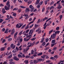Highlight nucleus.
Segmentation results:
<instances>
[{"mask_svg":"<svg viewBox=\"0 0 64 64\" xmlns=\"http://www.w3.org/2000/svg\"><path fill=\"white\" fill-rule=\"evenodd\" d=\"M34 55H33L34 57H36L37 55V52H36L37 51V50L35 48H34Z\"/></svg>","mask_w":64,"mask_h":64,"instance_id":"1","label":"nucleus"},{"mask_svg":"<svg viewBox=\"0 0 64 64\" xmlns=\"http://www.w3.org/2000/svg\"><path fill=\"white\" fill-rule=\"evenodd\" d=\"M19 25H20V26L19 24H17L16 25V28H20L21 27V26H23V24H22L21 23H19Z\"/></svg>","mask_w":64,"mask_h":64,"instance_id":"2","label":"nucleus"},{"mask_svg":"<svg viewBox=\"0 0 64 64\" xmlns=\"http://www.w3.org/2000/svg\"><path fill=\"white\" fill-rule=\"evenodd\" d=\"M29 8L31 9H30V12H32L33 10L34 9V7H33V6L32 5H30V6Z\"/></svg>","mask_w":64,"mask_h":64,"instance_id":"3","label":"nucleus"},{"mask_svg":"<svg viewBox=\"0 0 64 64\" xmlns=\"http://www.w3.org/2000/svg\"><path fill=\"white\" fill-rule=\"evenodd\" d=\"M56 36V35L55 34H53L51 36V38H52L53 39L55 38V37Z\"/></svg>","mask_w":64,"mask_h":64,"instance_id":"4","label":"nucleus"},{"mask_svg":"<svg viewBox=\"0 0 64 64\" xmlns=\"http://www.w3.org/2000/svg\"><path fill=\"white\" fill-rule=\"evenodd\" d=\"M10 46L11 48H12V49H14L15 47V46H16L15 45H14V44H11Z\"/></svg>","mask_w":64,"mask_h":64,"instance_id":"5","label":"nucleus"},{"mask_svg":"<svg viewBox=\"0 0 64 64\" xmlns=\"http://www.w3.org/2000/svg\"><path fill=\"white\" fill-rule=\"evenodd\" d=\"M2 14H5V13L6 12V11H5V9L2 8Z\"/></svg>","mask_w":64,"mask_h":64,"instance_id":"6","label":"nucleus"},{"mask_svg":"<svg viewBox=\"0 0 64 64\" xmlns=\"http://www.w3.org/2000/svg\"><path fill=\"white\" fill-rule=\"evenodd\" d=\"M4 8L6 10H9L10 9L9 8H8L7 6H4Z\"/></svg>","mask_w":64,"mask_h":64,"instance_id":"7","label":"nucleus"},{"mask_svg":"<svg viewBox=\"0 0 64 64\" xmlns=\"http://www.w3.org/2000/svg\"><path fill=\"white\" fill-rule=\"evenodd\" d=\"M12 30L11 34H13L15 32V29H14V28H13V29Z\"/></svg>","mask_w":64,"mask_h":64,"instance_id":"8","label":"nucleus"},{"mask_svg":"<svg viewBox=\"0 0 64 64\" xmlns=\"http://www.w3.org/2000/svg\"><path fill=\"white\" fill-rule=\"evenodd\" d=\"M18 34V32H16L14 34V38H17V35Z\"/></svg>","mask_w":64,"mask_h":64,"instance_id":"9","label":"nucleus"},{"mask_svg":"<svg viewBox=\"0 0 64 64\" xmlns=\"http://www.w3.org/2000/svg\"><path fill=\"white\" fill-rule=\"evenodd\" d=\"M62 8V6H61V5L60 4H59V5L57 7L58 9H60L61 8Z\"/></svg>","mask_w":64,"mask_h":64,"instance_id":"10","label":"nucleus"},{"mask_svg":"<svg viewBox=\"0 0 64 64\" xmlns=\"http://www.w3.org/2000/svg\"><path fill=\"white\" fill-rule=\"evenodd\" d=\"M34 64H37V63H38V61H37V60H34Z\"/></svg>","mask_w":64,"mask_h":64,"instance_id":"11","label":"nucleus"},{"mask_svg":"<svg viewBox=\"0 0 64 64\" xmlns=\"http://www.w3.org/2000/svg\"><path fill=\"white\" fill-rule=\"evenodd\" d=\"M6 47V46L4 47H3L2 48H1V51H4V50H5V49Z\"/></svg>","mask_w":64,"mask_h":64,"instance_id":"12","label":"nucleus"},{"mask_svg":"<svg viewBox=\"0 0 64 64\" xmlns=\"http://www.w3.org/2000/svg\"><path fill=\"white\" fill-rule=\"evenodd\" d=\"M23 16H25V17H28V14H24L22 15Z\"/></svg>","mask_w":64,"mask_h":64,"instance_id":"13","label":"nucleus"},{"mask_svg":"<svg viewBox=\"0 0 64 64\" xmlns=\"http://www.w3.org/2000/svg\"><path fill=\"white\" fill-rule=\"evenodd\" d=\"M26 10H25V11L26 12H28V11H30V10H29V9H28V8H26Z\"/></svg>","mask_w":64,"mask_h":64,"instance_id":"14","label":"nucleus"},{"mask_svg":"<svg viewBox=\"0 0 64 64\" xmlns=\"http://www.w3.org/2000/svg\"><path fill=\"white\" fill-rule=\"evenodd\" d=\"M12 56V54H11L7 58L8 59H9V58H11Z\"/></svg>","mask_w":64,"mask_h":64,"instance_id":"15","label":"nucleus"},{"mask_svg":"<svg viewBox=\"0 0 64 64\" xmlns=\"http://www.w3.org/2000/svg\"><path fill=\"white\" fill-rule=\"evenodd\" d=\"M55 40H52V44H54L55 42Z\"/></svg>","mask_w":64,"mask_h":64,"instance_id":"16","label":"nucleus"},{"mask_svg":"<svg viewBox=\"0 0 64 64\" xmlns=\"http://www.w3.org/2000/svg\"><path fill=\"white\" fill-rule=\"evenodd\" d=\"M22 46V45H21L19 47L20 49L19 50L20 51H21L22 50V48H21V47Z\"/></svg>","mask_w":64,"mask_h":64,"instance_id":"17","label":"nucleus"},{"mask_svg":"<svg viewBox=\"0 0 64 64\" xmlns=\"http://www.w3.org/2000/svg\"><path fill=\"white\" fill-rule=\"evenodd\" d=\"M24 63H25L26 64H28V60H26L24 62Z\"/></svg>","mask_w":64,"mask_h":64,"instance_id":"18","label":"nucleus"},{"mask_svg":"<svg viewBox=\"0 0 64 64\" xmlns=\"http://www.w3.org/2000/svg\"><path fill=\"white\" fill-rule=\"evenodd\" d=\"M33 44L32 43H31L30 44V45H29V46H28V47H31H31H32V46H33Z\"/></svg>","mask_w":64,"mask_h":64,"instance_id":"19","label":"nucleus"},{"mask_svg":"<svg viewBox=\"0 0 64 64\" xmlns=\"http://www.w3.org/2000/svg\"><path fill=\"white\" fill-rule=\"evenodd\" d=\"M40 0H37L36 2V4H39V1H40Z\"/></svg>","mask_w":64,"mask_h":64,"instance_id":"20","label":"nucleus"},{"mask_svg":"<svg viewBox=\"0 0 64 64\" xmlns=\"http://www.w3.org/2000/svg\"><path fill=\"white\" fill-rule=\"evenodd\" d=\"M18 57H21V58H22L23 57L20 54H18Z\"/></svg>","mask_w":64,"mask_h":64,"instance_id":"21","label":"nucleus"},{"mask_svg":"<svg viewBox=\"0 0 64 64\" xmlns=\"http://www.w3.org/2000/svg\"><path fill=\"white\" fill-rule=\"evenodd\" d=\"M26 24H25L23 26H22V27L21 28V29H23V28H24V27H25V26H26Z\"/></svg>","mask_w":64,"mask_h":64,"instance_id":"22","label":"nucleus"},{"mask_svg":"<svg viewBox=\"0 0 64 64\" xmlns=\"http://www.w3.org/2000/svg\"><path fill=\"white\" fill-rule=\"evenodd\" d=\"M8 29H7L4 32V33H6V34H7V33H8Z\"/></svg>","mask_w":64,"mask_h":64,"instance_id":"23","label":"nucleus"},{"mask_svg":"<svg viewBox=\"0 0 64 64\" xmlns=\"http://www.w3.org/2000/svg\"><path fill=\"white\" fill-rule=\"evenodd\" d=\"M20 8H23V9H24V8H26V7L25 6H20Z\"/></svg>","mask_w":64,"mask_h":64,"instance_id":"24","label":"nucleus"},{"mask_svg":"<svg viewBox=\"0 0 64 64\" xmlns=\"http://www.w3.org/2000/svg\"><path fill=\"white\" fill-rule=\"evenodd\" d=\"M42 55V52H41L38 54V56H40L41 55Z\"/></svg>","mask_w":64,"mask_h":64,"instance_id":"25","label":"nucleus"},{"mask_svg":"<svg viewBox=\"0 0 64 64\" xmlns=\"http://www.w3.org/2000/svg\"><path fill=\"white\" fill-rule=\"evenodd\" d=\"M38 24H36H36H34V27L36 28L37 27H38Z\"/></svg>","mask_w":64,"mask_h":64,"instance_id":"26","label":"nucleus"},{"mask_svg":"<svg viewBox=\"0 0 64 64\" xmlns=\"http://www.w3.org/2000/svg\"><path fill=\"white\" fill-rule=\"evenodd\" d=\"M42 45L43 46H44V45H46V43L45 42H44L42 44Z\"/></svg>","mask_w":64,"mask_h":64,"instance_id":"27","label":"nucleus"},{"mask_svg":"<svg viewBox=\"0 0 64 64\" xmlns=\"http://www.w3.org/2000/svg\"><path fill=\"white\" fill-rule=\"evenodd\" d=\"M36 39V38L35 37V38H32V39H31V40L32 41H34V40H35V39Z\"/></svg>","mask_w":64,"mask_h":64,"instance_id":"28","label":"nucleus"},{"mask_svg":"<svg viewBox=\"0 0 64 64\" xmlns=\"http://www.w3.org/2000/svg\"><path fill=\"white\" fill-rule=\"evenodd\" d=\"M3 20L2 19H0V23H2V22H3Z\"/></svg>","mask_w":64,"mask_h":64,"instance_id":"29","label":"nucleus"},{"mask_svg":"<svg viewBox=\"0 0 64 64\" xmlns=\"http://www.w3.org/2000/svg\"><path fill=\"white\" fill-rule=\"evenodd\" d=\"M17 57L15 56H14V58H13V59L14 60H16V58H17Z\"/></svg>","mask_w":64,"mask_h":64,"instance_id":"30","label":"nucleus"},{"mask_svg":"<svg viewBox=\"0 0 64 64\" xmlns=\"http://www.w3.org/2000/svg\"><path fill=\"white\" fill-rule=\"evenodd\" d=\"M53 30H51L49 32V34H50L51 33H52V32H53Z\"/></svg>","mask_w":64,"mask_h":64,"instance_id":"31","label":"nucleus"},{"mask_svg":"<svg viewBox=\"0 0 64 64\" xmlns=\"http://www.w3.org/2000/svg\"><path fill=\"white\" fill-rule=\"evenodd\" d=\"M49 41V39L47 38L46 39V42H48Z\"/></svg>","mask_w":64,"mask_h":64,"instance_id":"32","label":"nucleus"},{"mask_svg":"<svg viewBox=\"0 0 64 64\" xmlns=\"http://www.w3.org/2000/svg\"><path fill=\"white\" fill-rule=\"evenodd\" d=\"M46 63H50V60H48L46 61Z\"/></svg>","mask_w":64,"mask_h":64,"instance_id":"33","label":"nucleus"},{"mask_svg":"<svg viewBox=\"0 0 64 64\" xmlns=\"http://www.w3.org/2000/svg\"><path fill=\"white\" fill-rule=\"evenodd\" d=\"M32 53H31V54H34V51L33 50H32Z\"/></svg>","mask_w":64,"mask_h":64,"instance_id":"34","label":"nucleus"},{"mask_svg":"<svg viewBox=\"0 0 64 64\" xmlns=\"http://www.w3.org/2000/svg\"><path fill=\"white\" fill-rule=\"evenodd\" d=\"M17 46H20V42H18V44H16Z\"/></svg>","mask_w":64,"mask_h":64,"instance_id":"35","label":"nucleus"},{"mask_svg":"<svg viewBox=\"0 0 64 64\" xmlns=\"http://www.w3.org/2000/svg\"><path fill=\"white\" fill-rule=\"evenodd\" d=\"M51 19V18H49L46 21V22H47L49 21V20H50V19Z\"/></svg>","mask_w":64,"mask_h":64,"instance_id":"36","label":"nucleus"},{"mask_svg":"<svg viewBox=\"0 0 64 64\" xmlns=\"http://www.w3.org/2000/svg\"><path fill=\"white\" fill-rule=\"evenodd\" d=\"M48 2L47 1H46V0L44 2V3H45V5H46V4H47V3H48Z\"/></svg>","mask_w":64,"mask_h":64,"instance_id":"37","label":"nucleus"},{"mask_svg":"<svg viewBox=\"0 0 64 64\" xmlns=\"http://www.w3.org/2000/svg\"><path fill=\"white\" fill-rule=\"evenodd\" d=\"M13 15L14 16H16V13H13Z\"/></svg>","mask_w":64,"mask_h":64,"instance_id":"38","label":"nucleus"},{"mask_svg":"<svg viewBox=\"0 0 64 64\" xmlns=\"http://www.w3.org/2000/svg\"><path fill=\"white\" fill-rule=\"evenodd\" d=\"M23 52H24V53H25L26 52V50L24 49L23 51Z\"/></svg>","mask_w":64,"mask_h":64,"instance_id":"39","label":"nucleus"},{"mask_svg":"<svg viewBox=\"0 0 64 64\" xmlns=\"http://www.w3.org/2000/svg\"><path fill=\"white\" fill-rule=\"evenodd\" d=\"M12 38H8V41H11V40H12Z\"/></svg>","mask_w":64,"mask_h":64,"instance_id":"40","label":"nucleus"},{"mask_svg":"<svg viewBox=\"0 0 64 64\" xmlns=\"http://www.w3.org/2000/svg\"><path fill=\"white\" fill-rule=\"evenodd\" d=\"M23 31V30L21 31V32L19 33V34L20 35H21V34H22V33Z\"/></svg>","mask_w":64,"mask_h":64,"instance_id":"41","label":"nucleus"},{"mask_svg":"<svg viewBox=\"0 0 64 64\" xmlns=\"http://www.w3.org/2000/svg\"><path fill=\"white\" fill-rule=\"evenodd\" d=\"M16 49L17 50V51L18 52V50H19V48L16 47Z\"/></svg>","mask_w":64,"mask_h":64,"instance_id":"42","label":"nucleus"},{"mask_svg":"<svg viewBox=\"0 0 64 64\" xmlns=\"http://www.w3.org/2000/svg\"><path fill=\"white\" fill-rule=\"evenodd\" d=\"M31 36H32L31 35H28V36H26V38H28L29 37H31Z\"/></svg>","mask_w":64,"mask_h":64,"instance_id":"43","label":"nucleus"},{"mask_svg":"<svg viewBox=\"0 0 64 64\" xmlns=\"http://www.w3.org/2000/svg\"><path fill=\"white\" fill-rule=\"evenodd\" d=\"M10 3V2H9V1H8L6 3V5H10V4H9Z\"/></svg>","mask_w":64,"mask_h":64,"instance_id":"44","label":"nucleus"},{"mask_svg":"<svg viewBox=\"0 0 64 64\" xmlns=\"http://www.w3.org/2000/svg\"><path fill=\"white\" fill-rule=\"evenodd\" d=\"M60 20H61V19H62V17H63V16L62 15H61L60 16Z\"/></svg>","mask_w":64,"mask_h":64,"instance_id":"45","label":"nucleus"},{"mask_svg":"<svg viewBox=\"0 0 64 64\" xmlns=\"http://www.w3.org/2000/svg\"><path fill=\"white\" fill-rule=\"evenodd\" d=\"M40 61H42V60L43 61L44 60V58L42 59V58H40Z\"/></svg>","mask_w":64,"mask_h":64,"instance_id":"46","label":"nucleus"},{"mask_svg":"<svg viewBox=\"0 0 64 64\" xmlns=\"http://www.w3.org/2000/svg\"><path fill=\"white\" fill-rule=\"evenodd\" d=\"M12 52L13 53H15L16 52V50H14L12 51Z\"/></svg>","mask_w":64,"mask_h":64,"instance_id":"47","label":"nucleus"},{"mask_svg":"<svg viewBox=\"0 0 64 64\" xmlns=\"http://www.w3.org/2000/svg\"><path fill=\"white\" fill-rule=\"evenodd\" d=\"M30 38H31V37H30L28 39H27L26 40V41H27V42L28 41H29V39H30Z\"/></svg>","mask_w":64,"mask_h":64,"instance_id":"48","label":"nucleus"},{"mask_svg":"<svg viewBox=\"0 0 64 64\" xmlns=\"http://www.w3.org/2000/svg\"><path fill=\"white\" fill-rule=\"evenodd\" d=\"M54 8V6H51L50 7V10H51V9H52V8Z\"/></svg>","mask_w":64,"mask_h":64,"instance_id":"49","label":"nucleus"},{"mask_svg":"<svg viewBox=\"0 0 64 64\" xmlns=\"http://www.w3.org/2000/svg\"><path fill=\"white\" fill-rule=\"evenodd\" d=\"M40 19H39L37 22V23H39L40 22Z\"/></svg>","mask_w":64,"mask_h":64,"instance_id":"50","label":"nucleus"},{"mask_svg":"<svg viewBox=\"0 0 64 64\" xmlns=\"http://www.w3.org/2000/svg\"><path fill=\"white\" fill-rule=\"evenodd\" d=\"M60 2V1H58L57 2H56V4H60V3H59Z\"/></svg>","mask_w":64,"mask_h":64,"instance_id":"51","label":"nucleus"},{"mask_svg":"<svg viewBox=\"0 0 64 64\" xmlns=\"http://www.w3.org/2000/svg\"><path fill=\"white\" fill-rule=\"evenodd\" d=\"M54 2L52 1L50 3V4H51V5H53V4H54Z\"/></svg>","mask_w":64,"mask_h":64,"instance_id":"52","label":"nucleus"},{"mask_svg":"<svg viewBox=\"0 0 64 64\" xmlns=\"http://www.w3.org/2000/svg\"><path fill=\"white\" fill-rule=\"evenodd\" d=\"M29 26H28V25H27L26 28V29H28V28H29Z\"/></svg>","mask_w":64,"mask_h":64,"instance_id":"53","label":"nucleus"},{"mask_svg":"<svg viewBox=\"0 0 64 64\" xmlns=\"http://www.w3.org/2000/svg\"><path fill=\"white\" fill-rule=\"evenodd\" d=\"M29 31V30H27L26 33H28Z\"/></svg>","mask_w":64,"mask_h":64,"instance_id":"54","label":"nucleus"},{"mask_svg":"<svg viewBox=\"0 0 64 64\" xmlns=\"http://www.w3.org/2000/svg\"><path fill=\"white\" fill-rule=\"evenodd\" d=\"M13 60V59H10L9 60V61L10 62H11V61H12Z\"/></svg>","mask_w":64,"mask_h":64,"instance_id":"55","label":"nucleus"},{"mask_svg":"<svg viewBox=\"0 0 64 64\" xmlns=\"http://www.w3.org/2000/svg\"><path fill=\"white\" fill-rule=\"evenodd\" d=\"M54 58H58V56L57 55H56L54 56Z\"/></svg>","mask_w":64,"mask_h":64,"instance_id":"56","label":"nucleus"},{"mask_svg":"<svg viewBox=\"0 0 64 64\" xmlns=\"http://www.w3.org/2000/svg\"><path fill=\"white\" fill-rule=\"evenodd\" d=\"M7 6L8 8H9L10 9V4H8V5H7Z\"/></svg>","mask_w":64,"mask_h":64,"instance_id":"57","label":"nucleus"},{"mask_svg":"<svg viewBox=\"0 0 64 64\" xmlns=\"http://www.w3.org/2000/svg\"><path fill=\"white\" fill-rule=\"evenodd\" d=\"M60 28L59 27H57L56 28V30H58Z\"/></svg>","mask_w":64,"mask_h":64,"instance_id":"58","label":"nucleus"},{"mask_svg":"<svg viewBox=\"0 0 64 64\" xmlns=\"http://www.w3.org/2000/svg\"><path fill=\"white\" fill-rule=\"evenodd\" d=\"M34 25V24H33L32 25L30 26V28H32V27H33V26Z\"/></svg>","mask_w":64,"mask_h":64,"instance_id":"59","label":"nucleus"},{"mask_svg":"<svg viewBox=\"0 0 64 64\" xmlns=\"http://www.w3.org/2000/svg\"><path fill=\"white\" fill-rule=\"evenodd\" d=\"M56 49H57V48L55 47L53 49V50L54 51V50H56Z\"/></svg>","mask_w":64,"mask_h":64,"instance_id":"60","label":"nucleus"},{"mask_svg":"<svg viewBox=\"0 0 64 64\" xmlns=\"http://www.w3.org/2000/svg\"><path fill=\"white\" fill-rule=\"evenodd\" d=\"M5 30V29L4 28H3L2 30V32H4V31Z\"/></svg>","mask_w":64,"mask_h":64,"instance_id":"61","label":"nucleus"},{"mask_svg":"<svg viewBox=\"0 0 64 64\" xmlns=\"http://www.w3.org/2000/svg\"><path fill=\"white\" fill-rule=\"evenodd\" d=\"M21 11V9H19L18 10V13H20Z\"/></svg>","mask_w":64,"mask_h":64,"instance_id":"62","label":"nucleus"},{"mask_svg":"<svg viewBox=\"0 0 64 64\" xmlns=\"http://www.w3.org/2000/svg\"><path fill=\"white\" fill-rule=\"evenodd\" d=\"M60 63H61V62H63V63H64V60H60Z\"/></svg>","mask_w":64,"mask_h":64,"instance_id":"63","label":"nucleus"},{"mask_svg":"<svg viewBox=\"0 0 64 64\" xmlns=\"http://www.w3.org/2000/svg\"><path fill=\"white\" fill-rule=\"evenodd\" d=\"M7 62H4L3 64H6Z\"/></svg>","mask_w":64,"mask_h":64,"instance_id":"64","label":"nucleus"}]
</instances>
